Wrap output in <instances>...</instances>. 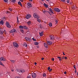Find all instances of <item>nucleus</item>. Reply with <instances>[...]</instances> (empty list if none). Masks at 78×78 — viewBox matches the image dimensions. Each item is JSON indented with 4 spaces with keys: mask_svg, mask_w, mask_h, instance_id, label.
Instances as JSON below:
<instances>
[{
    "mask_svg": "<svg viewBox=\"0 0 78 78\" xmlns=\"http://www.w3.org/2000/svg\"><path fill=\"white\" fill-rule=\"evenodd\" d=\"M34 17L35 18V19H39V18L40 17L36 13H34Z\"/></svg>",
    "mask_w": 78,
    "mask_h": 78,
    "instance_id": "f257e3e1",
    "label": "nucleus"
},
{
    "mask_svg": "<svg viewBox=\"0 0 78 78\" xmlns=\"http://www.w3.org/2000/svg\"><path fill=\"white\" fill-rule=\"evenodd\" d=\"M13 45L15 47H16V48H18L19 47V44L17 43L16 42H13Z\"/></svg>",
    "mask_w": 78,
    "mask_h": 78,
    "instance_id": "f03ea898",
    "label": "nucleus"
},
{
    "mask_svg": "<svg viewBox=\"0 0 78 78\" xmlns=\"http://www.w3.org/2000/svg\"><path fill=\"white\" fill-rule=\"evenodd\" d=\"M5 24L6 25V27H7V28H10L11 26V25H9V23H8V22H6L5 23Z\"/></svg>",
    "mask_w": 78,
    "mask_h": 78,
    "instance_id": "7ed1b4c3",
    "label": "nucleus"
},
{
    "mask_svg": "<svg viewBox=\"0 0 78 78\" xmlns=\"http://www.w3.org/2000/svg\"><path fill=\"white\" fill-rule=\"evenodd\" d=\"M16 29H13L9 31V33H13L16 32Z\"/></svg>",
    "mask_w": 78,
    "mask_h": 78,
    "instance_id": "20e7f679",
    "label": "nucleus"
},
{
    "mask_svg": "<svg viewBox=\"0 0 78 78\" xmlns=\"http://www.w3.org/2000/svg\"><path fill=\"white\" fill-rule=\"evenodd\" d=\"M31 17V15L30 14H27L26 16V17L27 19H30V17Z\"/></svg>",
    "mask_w": 78,
    "mask_h": 78,
    "instance_id": "39448f33",
    "label": "nucleus"
},
{
    "mask_svg": "<svg viewBox=\"0 0 78 78\" xmlns=\"http://www.w3.org/2000/svg\"><path fill=\"white\" fill-rule=\"evenodd\" d=\"M54 10L55 11L57 12H59L60 11H61L60 9H59L58 8H55L54 9Z\"/></svg>",
    "mask_w": 78,
    "mask_h": 78,
    "instance_id": "423d86ee",
    "label": "nucleus"
},
{
    "mask_svg": "<svg viewBox=\"0 0 78 78\" xmlns=\"http://www.w3.org/2000/svg\"><path fill=\"white\" fill-rule=\"evenodd\" d=\"M32 76L33 78H36V74L35 73H33L32 74Z\"/></svg>",
    "mask_w": 78,
    "mask_h": 78,
    "instance_id": "0eeeda50",
    "label": "nucleus"
},
{
    "mask_svg": "<svg viewBox=\"0 0 78 78\" xmlns=\"http://www.w3.org/2000/svg\"><path fill=\"white\" fill-rule=\"evenodd\" d=\"M25 40H26V41H31V38H28L27 37H25Z\"/></svg>",
    "mask_w": 78,
    "mask_h": 78,
    "instance_id": "6e6552de",
    "label": "nucleus"
},
{
    "mask_svg": "<svg viewBox=\"0 0 78 78\" xmlns=\"http://www.w3.org/2000/svg\"><path fill=\"white\" fill-rule=\"evenodd\" d=\"M5 60H6L5 58L3 57H2L0 58V61H5Z\"/></svg>",
    "mask_w": 78,
    "mask_h": 78,
    "instance_id": "1a4fd4ad",
    "label": "nucleus"
},
{
    "mask_svg": "<svg viewBox=\"0 0 78 78\" xmlns=\"http://www.w3.org/2000/svg\"><path fill=\"white\" fill-rule=\"evenodd\" d=\"M50 37L51 40H54V39H55V37H54V36L52 35H50Z\"/></svg>",
    "mask_w": 78,
    "mask_h": 78,
    "instance_id": "9d476101",
    "label": "nucleus"
},
{
    "mask_svg": "<svg viewBox=\"0 0 78 78\" xmlns=\"http://www.w3.org/2000/svg\"><path fill=\"white\" fill-rule=\"evenodd\" d=\"M0 39L1 40H3V39H4V35H3V34L1 35H0Z\"/></svg>",
    "mask_w": 78,
    "mask_h": 78,
    "instance_id": "9b49d317",
    "label": "nucleus"
},
{
    "mask_svg": "<svg viewBox=\"0 0 78 78\" xmlns=\"http://www.w3.org/2000/svg\"><path fill=\"white\" fill-rule=\"evenodd\" d=\"M47 43L48 45H51V44H52V42L50 41H47Z\"/></svg>",
    "mask_w": 78,
    "mask_h": 78,
    "instance_id": "f8f14e48",
    "label": "nucleus"
},
{
    "mask_svg": "<svg viewBox=\"0 0 78 78\" xmlns=\"http://www.w3.org/2000/svg\"><path fill=\"white\" fill-rule=\"evenodd\" d=\"M18 5H20V6H21V7H22L23 6L22 5V3H21L20 1H19L18 2Z\"/></svg>",
    "mask_w": 78,
    "mask_h": 78,
    "instance_id": "ddd939ff",
    "label": "nucleus"
},
{
    "mask_svg": "<svg viewBox=\"0 0 78 78\" xmlns=\"http://www.w3.org/2000/svg\"><path fill=\"white\" fill-rule=\"evenodd\" d=\"M49 11L50 12H51V14H54V13L53 12V9H51V8H49Z\"/></svg>",
    "mask_w": 78,
    "mask_h": 78,
    "instance_id": "4468645a",
    "label": "nucleus"
},
{
    "mask_svg": "<svg viewBox=\"0 0 78 78\" xmlns=\"http://www.w3.org/2000/svg\"><path fill=\"white\" fill-rule=\"evenodd\" d=\"M27 5L30 7H32V5L31 4V3L30 2H28L27 3Z\"/></svg>",
    "mask_w": 78,
    "mask_h": 78,
    "instance_id": "2eb2a0df",
    "label": "nucleus"
},
{
    "mask_svg": "<svg viewBox=\"0 0 78 78\" xmlns=\"http://www.w3.org/2000/svg\"><path fill=\"white\" fill-rule=\"evenodd\" d=\"M3 23H4V22H3V20H1L0 22V25H3Z\"/></svg>",
    "mask_w": 78,
    "mask_h": 78,
    "instance_id": "dca6fc26",
    "label": "nucleus"
},
{
    "mask_svg": "<svg viewBox=\"0 0 78 78\" xmlns=\"http://www.w3.org/2000/svg\"><path fill=\"white\" fill-rule=\"evenodd\" d=\"M23 29H25V30H28V27L26 26H23Z\"/></svg>",
    "mask_w": 78,
    "mask_h": 78,
    "instance_id": "f3484780",
    "label": "nucleus"
},
{
    "mask_svg": "<svg viewBox=\"0 0 78 78\" xmlns=\"http://www.w3.org/2000/svg\"><path fill=\"white\" fill-rule=\"evenodd\" d=\"M44 45L45 47H46V48H47V47H48V45H47V44L46 43H44Z\"/></svg>",
    "mask_w": 78,
    "mask_h": 78,
    "instance_id": "a211bd4d",
    "label": "nucleus"
},
{
    "mask_svg": "<svg viewBox=\"0 0 78 78\" xmlns=\"http://www.w3.org/2000/svg\"><path fill=\"white\" fill-rule=\"evenodd\" d=\"M39 34L40 36H43V32H42L41 33H39Z\"/></svg>",
    "mask_w": 78,
    "mask_h": 78,
    "instance_id": "6ab92c4d",
    "label": "nucleus"
},
{
    "mask_svg": "<svg viewBox=\"0 0 78 78\" xmlns=\"http://www.w3.org/2000/svg\"><path fill=\"white\" fill-rule=\"evenodd\" d=\"M27 23L28 25H31V22L30 21H29L27 22Z\"/></svg>",
    "mask_w": 78,
    "mask_h": 78,
    "instance_id": "aec40b11",
    "label": "nucleus"
},
{
    "mask_svg": "<svg viewBox=\"0 0 78 78\" xmlns=\"http://www.w3.org/2000/svg\"><path fill=\"white\" fill-rule=\"evenodd\" d=\"M23 46H24V47H27L28 45H27V44L26 43H24L23 44Z\"/></svg>",
    "mask_w": 78,
    "mask_h": 78,
    "instance_id": "412c9836",
    "label": "nucleus"
},
{
    "mask_svg": "<svg viewBox=\"0 0 78 78\" xmlns=\"http://www.w3.org/2000/svg\"><path fill=\"white\" fill-rule=\"evenodd\" d=\"M44 5L45 6L46 8H47L48 7V5L45 3H44Z\"/></svg>",
    "mask_w": 78,
    "mask_h": 78,
    "instance_id": "4be33fe9",
    "label": "nucleus"
},
{
    "mask_svg": "<svg viewBox=\"0 0 78 78\" xmlns=\"http://www.w3.org/2000/svg\"><path fill=\"white\" fill-rule=\"evenodd\" d=\"M17 23H19V17H17Z\"/></svg>",
    "mask_w": 78,
    "mask_h": 78,
    "instance_id": "5701e85b",
    "label": "nucleus"
},
{
    "mask_svg": "<svg viewBox=\"0 0 78 78\" xmlns=\"http://www.w3.org/2000/svg\"><path fill=\"white\" fill-rule=\"evenodd\" d=\"M20 72L21 73H24V72H25V70H24V69H21L20 70Z\"/></svg>",
    "mask_w": 78,
    "mask_h": 78,
    "instance_id": "b1692460",
    "label": "nucleus"
},
{
    "mask_svg": "<svg viewBox=\"0 0 78 78\" xmlns=\"http://www.w3.org/2000/svg\"><path fill=\"white\" fill-rule=\"evenodd\" d=\"M49 12V13L50 14V12H49L46 11V10H44L43 11V13H44V14H45V12Z\"/></svg>",
    "mask_w": 78,
    "mask_h": 78,
    "instance_id": "393cba45",
    "label": "nucleus"
},
{
    "mask_svg": "<svg viewBox=\"0 0 78 78\" xmlns=\"http://www.w3.org/2000/svg\"><path fill=\"white\" fill-rule=\"evenodd\" d=\"M3 31L2 30L0 31V34H1V35H2V34H3Z\"/></svg>",
    "mask_w": 78,
    "mask_h": 78,
    "instance_id": "a878e982",
    "label": "nucleus"
},
{
    "mask_svg": "<svg viewBox=\"0 0 78 78\" xmlns=\"http://www.w3.org/2000/svg\"><path fill=\"white\" fill-rule=\"evenodd\" d=\"M19 28L21 29H23V26H19Z\"/></svg>",
    "mask_w": 78,
    "mask_h": 78,
    "instance_id": "bb28decb",
    "label": "nucleus"
},
{
    "mask_svg": "<svg viewBox=\"0 0 78 78\" xmlns=\"http://www.w3.org/2000/svg\"><path fill=\"white\" fill-rule=\"evenodd\" d=\"M49 27H52V23H50L49 24Z\"/></svg>",
    "mask_w": 78,
    "mask_h": 78,
    "instance_id": "cd10ccee",
    "label": "nucleus"
},
{
    "mask_svg": "<svg viewBox=\"0 0 78 78\" xmlns=\"http://www.w3.org/2000/svg\"><path fill=\"white\" fill-rule=\"evenodd\" d=\"M0 65H1V66H4L3 64L1 61H0Z\"/></svg>",
    "mask_w": 78,
    "mask_h": 78,
    "instance_id": "c85d7f7f",
    "label": "nucleus"
},
{
    "mask_svg": "<svg viewBox=\"0 0 78 78\" xmlns=\"http://www.w3.org/2000/svg\"><path fill=\"white\" fill-rule=\"evenodd\" d=\"M34 44L35 45H38L39 44V43H38L37 42H34Z\"/></svg>",
    "mask_w": 78,
    "mask_h": 78,
    "instance_id": "c756f323",
    "label": "nucleus"
},
{
    "mask_svg": "<svg viewBox=\"0 0 78 78\" xmlns=\"http://www.w3.org/2000/svg\"><path fill=\"white\" fill-rule=\"evenodd\" d=\"M57 58H58V59H59V61H62V59H61V57H58Z\"/></svg>",
    "mask_w": 78,
    "mask_h": 78,
    "instance_id": "7c9ffc66",
    "label": "nucleus"
},
{
    "mask_svg": "<svg viewBox=\"0 0 78 78\" xmlns=\"http://www.w3.org/2000/svg\"><path fill=\"white\" fill-rule=\"evenodd\" d=\"M37 20L38 22H41V20L39 18H37Z\"/></svg>",
    "mask_w": 78,
    "mask_h": 78,
    "instance_id": "2f4dec72",
    "label": "nucleus"
},
{
    "mask_svg": "<svg viewBox=\"0 0 78 78\" xmlns=\"http://www.w3.org/2000/svg\"><path fill=\"white\" fill-rule=\"evenodd\" d=\"M10 61L12 63H14V62H15V61H14V60H10Z\"/></svg>",
    "mask_w": 78,
    "mask_h": 78,
    "instance_id": "473e14b6",
    "label": "nucleus"
},
{
    "mask_svg": "<svg viewBox=\"0 0 78 78\" xmlns=\"http://www.w3.org/2000/svg\"><path fill=\"white\" fill-rule=\"evenodd\" d=\"M16 0H12V2L13 3H16Z\"/></svg>",
    "mask_w": 78,
    "mask_h": 78,
    "instance_id": "72a5a7b5",
    "label": "nucleus"
},
{
    "mask_svg": "<svg viewBox=\"0 0 78 78\" xmlns=\"http://www.w3.org/2000/svg\"><path fill=\"white\" fill-rule=\"evenodd\" d=\"M21 31V32H22V33H24V30H23V29H21L20 30Z\"/></svg>",
    "mask_w": 78,
    "mask_h": 78,
    "instance_id": "f704fd0d",
    "label": "nucleus"
},
{
    "mask_svg": "<svg viewBox=\"0 0 78 78\" xmlns=\"http://www.w3.org/2000/svg\"><path fill=\"white\" fill-rule=\"evenodd\" d=\"M43 76H46V74L45 73H44L43 74Z\"/></svg>",
    "mask_w": 78,
    "mask_h": 78,
    "instance_id": "c9c22d12",
    "label": "nucleus"
},
{
    "mask_svg": "<svg viewBox=\"0 0 78 78\" xmlns=\"http://www.w3.org/2000/svg\"><path fill=\"white\" fill-rule=\"evenodd\" d=\"M67 3H69L70 2V0H67Z\"/></svg>",
    "mask_w": 78,
    "mask_h": 78,
    "instance_id": "e433bc0d",
    "label": "nucleus"
},
{
    "mask_svg": "<svg viewBox=\"0 0 78 78\" xmlns=\"http://www.w3.org/2000/svg\"><path fill=\"white\" fill-rule=\"evenodd\" d=\"M32 40L34 41H36V39H35L34 38H32Z\"/></svg>",
    "mask_w": 78,
    "mask_h": 78,
    "instance_id": "4c0bfd02",
    "label": "nucleus"
},
{
    "mask_svg": "<svg viewBox=\"0 0 78 78\" xmlns=\"http://www.w3.org/2000/svg\"><path fill=\"white\" fill-rule=\"evenodd\" d=\"M4 2H5V3H6L8 2V0H3Z\"/></svg>",
    "mask_w": 78,
    "mask_h": 78,
    "instance_id": "58836bf2",
    "label": "nucleus"
},
{
    "mask_svg": "<svg viewBox=\"0 0 78 78\" xmlns=\"http://www.w3.org/2000/svg\"><path fill=\"white\" fill-rule=\"evenodd\" d=\"M9 10L10 11H12V9H11V8H9Z\"/></svg>",
    "mask_w": 78,
    "mask_h": 78,
    "instance_id": "ea45409f",
    "label": "nucleus"
},
{
    "mask_svg": "<svg viewBox=\"0 0 78 78\" xmlns=\"http://www.w3.org/2000/svg\"><path fill=\"white\" fill-rule=\"evenodd\" d=\"M62 2H66V1H65V0H61Z\"/></svg>",
    "mask_w": 78,
    "mask_h": 78,
    "instance_id": "a19ab883",
    "label": "nucleus"
},
{
    "mask_svg": "<svg viewBox=\"0 0 78 78\" xmlns=\"http://www.w3.org/2000/svg\"><path fill=\"white\" fill-rule=\"evenodd\" d=\"M27 78H31V76L30 75H29L27 76Z\"/></svg>",
    "mask_w": 78,
    "mask_h": 78,
    "instance_id": "79ce46f5",
    "label": "nucleus"
},
{
    "mask_svg": "<svg viewBox=\"0 0 78 78\" xmlns=\"http://www.w3.org/2000/svg\"><path fill=\"white\" fill-rule=\"evenodd\" d=\"M73 67H74V69H75V70H76V66H75V65H74L73 66Z\"/></svg>",
    "mask_w": 78,
    "mask_h": 78,
    "instance_id": "37998d69",
    "label": "nucleus"
},
{
    "mask_svg": "<svg viewBox=\"0 0 78 78\" xmlns=\"http://www.w3.org/2000/svg\"><path fill=\"white\" fill-rule=\"evenodd\" d=\"M72 8H75V6L74 5H73L72 6Z\"/></svg>",
    "mask_w": 78,
    "mask_h": 78,
    "instance_id": "c03bdc74",
    "label": "nucleus"
},
{
    "mask_svg": "<svg viewBox=\"0 0 78 78\" xmlns=\"http://www.w3.org/2000/svg\"><path fill=\"white\" fill-rule=\"evenodd\" d=\"M50 69V67H48V70H49Z\"/></svg>",
    "mask_w": 78,
    "mask_h": 78,
    "instance_id": "a18cd8bd",
    "label": "nucleus"
},
{
    "mask_svg": "<svg viewBox=\"0 0 78 78\" xmlns=\"http://www.w3.org/2000/svg\"><path fill=\"white\" fill-rule=\"evenodd\" d=\"M21 2H23V0H19Z\"/></svg>",
    "mask_w": 78,
    "mask_h": 78,
    "instance_id": "49530a36",
    "label": "nucleus"
},
{
    "mask_svg": "<svg viewBox=\"0 0 78 78\" xmlns=\"http://www.w3.org/2000/svg\"><path fill=\"white\" fill-rule=\"evenodd\" d=\"M15 78H20L19 76H16V77H15Z\"/></svg>",
    "mask_w": 78,
    "mask_h": 78,
    "instance_id": "de8ad7c7",
    "label": "nucleus"
},
{
    "mask_svg": "<svg viewBox=\"0 0 78 78\" xmlns=\"http://www.w3.org/2000/svg\"><path fill=\"white\" fill-rule=\"evenodd\" d=\"M51 59H52V61H54V60H55V59H54V58H51Z\"/></svg>",
    "mask_w": 78,
    "mask_h": 78,
    "instance_id": "09e8293b",
    "label": "nucleus"
},
{
    "mask_svg": "<svg viewBox=\"0 0 78 78\" xmlns=\"http://www.w3.org/2000/svg\"><path fill=\"white\" fill-rule=\"evenodd\" d=\"M55 22H56V23H58V21L57 20H56Z\"/></svg>",
    "mask_w": 78,
    "mask_h": 78,
    "instance_id": "8fccbe9b",
    "label": "nucleus"
},
{
    "mask_svg": "<svg viewBox=\"0 0 78 78\" xmlns=\"http://www.w3.org/2000/svg\"><path fill=\"white\" fill-rule=\"evenodd\" d=\"M52 70V69H51L49 70V72H50V71H51Z\"/></svg>",
    "mask_w": 78,
    "mask_h": 78,
    "instance_id": "3c124183",
    "label": "nucleus"
},
{
    "mask_svg": "<svg viewBox=\"0 0 78 78\" xmlns=\"http://www.w3.org/2000/svg\"><path fill=\"white\" fill-rule=\"evenodd\" d=\"M62 59H64V56H63L62 57Z\"/></svg>",
    "mask_w": 78,
    "mask_h": 78,
    "instance_id": "603ef678",
    "label": "nucleus"
},
{
    "mask_svg": "<svg viewBox=\"0 0 78 78\" xmlns=\"http://www.w3.org/2000/svg\"><path fill=\"white\" fill-rule=\"evenodd\" d=\"M44 58H41V60H44Z\"/></svg>",
    "mask_w": 78,
    "mask_h": 78,
    "instance_id": "864d4df0",
    "label": "nucleus"
},
{
    "mask_svg": "<svg viewBox=\"0 0 78 78\" xmlns=\"http://www.w3.org/2000/svg\"><path fill=\"white\" fill-rule=\"evenodd\" d=\"M65 59H67V57H65Z\"/></svg>",
    "mask_w": 78,
    "mask_h": 78,
    "instance_id": "5fc2aeb1",
    "label": "nucleus"
},
{
    "mask_svg": "<svg viewBox=\"0 0 78 78\" xmlns=\"http://www.w3.org/2000/svg\"><path fill=\"white\" fill-rule=\"evenodd\" d=\"M64 73V74H66V71Z\"/></svg>",
    "mask_w": 78,
    "mask_h": 78,
    "instance_id": "6e6d98bb",
    "label": "nucleus"
},
{
    "mask_svg": "<svg viewBox=\"0 0 78 78\" xmlns=\"http://www.w3.org/2000/svg\"><path fill=\"white\" fill-rule=\"evenodd\" d=\"M34 64H35V65H36V64H37V63H36V62H35V63H34Z\"/></svg>",
    "mask_w": 78,
    "mask_h": 78,
    "instance_id": "4d7b16f0",
    "label": "nucleus"
},
{
    "mask_svg": "<svg viewBox=\"0 0 78 78\" xmlns=\"http://www.w3.org/2000/svg\"><path fill=\"white\" fill-rule=\"evenodd\" d=\"M62 53H63V55H65V54L64 53V52H62Z\"/></svg>",
    "mask_w": 78,
    "mask_h": 78,
    "instance_id": "13d9d810",
    "label": "nucleus"
},
{
    "mask_svg": "<svg viewBox=\"0 0 78 78\" xmlns=\"http://www.w3.org/2000/svg\"><path fill=\"white\" fill-rule=\"evenodd\" d=\"M75 73H76V69H75Z\"/></svg>",
    "mask_w": 78,
    "mask_h": 78,
    "instance_id": "bf43d9fd",
    "label": "nucleus"
},
{
    "mask_svg": "<svg viewBox=\"0 0 78 78\" xmlns=\"http://www.w3.org/2000/svg\"><path fill=\"white\" fill-rule=\"evenodd\" d=\"M29 1H30V2H32V1H33V0H29Z\"/></svg>",
    "mask_w": 78,
    "mask_h": 78,
    "instance_id": "052dcab7",
    "label": "nucleus"
},
{
    "mask_svg": "<svg viewBox=\"0 0 78 78\" xmlns=\"http://www.w3.org/2000/svg\"><path fill=\"white\" fill-rule=\"evenodd\" d=\"M47 2H49V0H46Z\"/></svg>",
    "mask_w": 78,
    "mask_h": 78,
    "instance_id": "680f3d73",
    "label": "nucleus"
},
{
    "mask_svg": "<svg viewBox=\"0 0 78 78\" xmlns=\"http://www.w3.org/2000/svg\"><path fill=\"white\" fill-rule=\"evenodd\" d=\"M37 48H39V46H37Z\"/></svg>",
    "mask_w": 78,
    "mask_h": 78,
    "instance_id": "e2e57ef3",
    "label": "nucleus"
},
{
    "mask_svg": "<svg viewBox=\"0 0 78 78\" xmlns=\"http://www.w3.org/2000/svg\"><path fill=\"white\" fill-rule=\"evenodd\" d=\"M12 72H13L14 71V70H12Z\"/></svg>",
    "mask_w": 78,
    "mask_h": 78,
    "instance_id": "0e129e2a",
    "label": "nucleus"
},
{
    "mask_svg": "<svg viewBox=\"0 0 78 78\" xmlns=\"http://www.w3.org/2000/svg\"><path fill=\"white\" fill-rule=\"evenodd\" d=\"M77 76H78V73H77Z\"/></svg>",
    "mask_w": 78,
    "mask_h": 78,
    "instance_id": "69168bd1",
    "label": "nucleus"
},
{
    "mask_svg": "<svg viewBox=\"0 0 78 78\" xmlns=\"http://www.w3.org/2000/svg\"><path fill=\"white\" fill-rule=\"evenodd\" d=\"M7 13H9V12H7Z\"/></svg>",
    "mask_w": 78,
    "mask_h": 78,
    "instance_id": "338daca9",
    "label": "nucleus"
},
{
    "mask_svg": "<svg viewBox=\"0 0 78 78\" xmlns=\"http://www.w3.org/2000/svg\"><path fill=\"white\" fill-rule=\"evenodd\" d=\"M70 4H72V3L70 2Z\"/></svg>",
    "mask_w": 78,
    "mask_h": 78,
    "instance_id": "774afa93",
    "label": "nucleus"
}]
</instances>
